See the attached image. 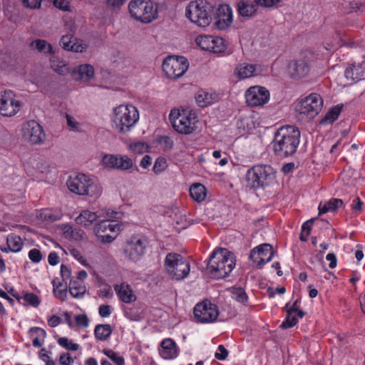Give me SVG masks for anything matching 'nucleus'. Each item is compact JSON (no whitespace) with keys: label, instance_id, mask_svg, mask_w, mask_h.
<instances>
[{"label":"nucleus","instance_id":"f257e3e1","mask_svg":"<svg viewBox=\"0 0 365 365\" xmlns=\"http://www.w3.org/2000/svg\"><path fill=\"white\" fill-rule=\"evenodd\" d=\"M300 132L292 125L282 126L275 132L272 148L279 157H287L294 154L299 144Z\"/></svg>","mask_w":365,"mask_h":365},{"label":"nucleus","instance_id":"f03ea898","mask_svg":"<svg viewBox=\"0 0 365 365\" xmlns=\"http://www.w3.org/2000/svg\"><path fill=\"white\" fill-rule=\"evenodd\" d=\"M168 118L173 129L180 134L190 135L197 128V113L188 106L173 108Z\"/></svg>","mask_w":365,"mask_h":365},{"label":"nucleus","instance_id":"7ed1b4c3","mask_svg":"<svg viewBox=\"0 0 365 365\" xmlns=\"http://www.w3.org/2000/svg\"><path fill=\"white\" fill-rule=\"evenodd\" d=\"M66 185L71 192L93 200L99 198L103 192V187L96 178L82 173L69 177Z\"/></svg>","mask_w":365,"mask_h":365},{"label":"nucleus","instance_id":"20e7f679","mask_svg":"<svg viewBox=\"0 0 365 365\" xmlns=\"http://www.w3.org/2000/svg\"><path fill=\"white\" fill-rule=\"evenodd\" d=\"M140 118L137 108L130 103L115 107L111 116L112 127L117 132L125 133L137 124Z\"/></svg>","mask_w":365,"mask_h":365},{"label":"nucleus","instance_id":"39448f33","mask_svg":"<svg viewBox=\"0 0 365 365\" xmlns=\"http://www.w3.org/2000/svg\"><path fill=\"white\" fill-rule=\"evenodd\" d=\"M235 265L234 254L225 248H219L210 255L207 267L215 277L222 279L230 275Z\"/></svg>","mask_w":365,"mask_h":365},{"label":"nucleus","instance_id":"423d86ee","mask_svg":"<svg viewBox=\"0 0 365 365\" xmlns=\"http://www.w3.org/2000/svg\"><path fill=\"white\" fill-rule=\"evenodd\" d=\"M118 212H107L106 219L95 225L93 232L97 240L102 243L113 242L122 230V225L117 220Z\"/></svg>","mask_w":365,"mask_h":365},{"label":"nucleus","instance_id":"0eeeda50","mask_svg":"<svg viewBox=\"0 0 365 365\" xmlns=\"http://www.w3.org/2000/svg\"><path fill=\"white\" fill-rule=\"evenodd\" d=\"M212 7L206 0L190 1L185 9L186 17L200 27H207L212 21Z\"/></svg>","mask_w":365,"mask_h":365},{"label":"nucleus","instance_id":"6e6552de","mask_svg":"<svg viewBox=\"0 0 365 365\" xmlns=\"http://www.w3.org/2000/svg\"><path fill=\"white\" fill-rule=\"evenodd\" d=\"M128 11L133 19L142 24H150L158 16V6L152 0H131Z\"/></svg>","mask_w":365,"mask_h":365},{"label":"nucleus","instance_id":"1a4fd4ad","mask_svg":"<svg viewBox=\"0 0 365 365\" xmlns=\"http://www.w3.org/2000/svg\"><path fill=\"white\" fill-rule=\"evenodd\" d=\"M276 173L268 165H257L249 169L245 175L247 186L258 188L269 185L275 179Z\"/></svg>","mask_w":365,"mask_h":365},{"label":"nucleus","instance_id":"9d476101","mask_svg":"<svg viewBox=\"0 0 365 365\" xmlns=\"http://www.w3.org/2000/svg\"><path fill=\"white\" fill-rule=\"evenodd\" d=\"M164 268L168 275L175 280L184 279L190 272L189 262L180 255L174 252L166 255Z\"/></svg>","mask_w":365,"mask_h":365},{"label":"nucleus","instance_id":"9b49d317","mask_svg":"<svg viewBox=\"0 0 365 365\" xmlns=\"http://www.w3.org/2000/svg\"><path fill=\"white\" fill-rule=\"evenodd\" d=\"M323 106L321 96L314 93L301 99L297 103L295 110L300 118L312 120L320 113Z\"/></svg>","mask_w":365,"mask_h":365},{"label":"nucleus","instance_id":"f8f14e48","mask_svg":"<svg viewBox=\"0 0 365 365\" xmlns=\"http://www.w3.org/2000/svg\"><path fill=\"white\" fill-rule=\"evenodd\" d=\"M189 68L187 58L179 56H168L163 62L162 68L168 78L176 79L182 77Z\"/></svg>","mask_w":365,"mask_h":365},{"label":"nucleus","instance_id":"ddd939ff","mask_svg":"<svg viewBox=\"0 0 365 365\" xmlns=\"http://www.w3.org/2000/svg\"><path fill=\"white\" fill-rule=\"evenodd\" d=\"M268 67L262 63L241 62L236 65L233 71V76L239 81L265 76Z\"/></svg>","mask_w":365,"mask_h":365},{"label":"nucleus","instance_id":"4468645a","mask_svg":"<svg viewBox=\"0 0 365 365\" xmlns=\"http://www.w3.org/2000/svg\"><path fill=\"white\" fill-rule=\"evenodd\" d=\"M22 107L21 101L11 90L0 92V115L4 117H14L19 113Z\"/></svg>","mask_w":365,"mask_h":365},{"label":"nucleus","instance_id":"2eb2a0df","mask_svg":"<svg viewBox=\"0 0 365 365\" xmlns=\"http://www.w3.org/2000/svg\"><path fill=\"white\" fill-rule=\"evenodd\" d=\"M195 320L202 324L212 323L219 316L217 307L208 300L197 303L193 310Z\"/></svg>","mask_w":365,"mask_h":365},{"label":"nucleus","instance_id":"dca6fc26","mask_svg":"<svg viewBox=\"0 0 365 365\" xmlns=\"http://www.w3.org/2000/svg\"><path fill=\"white\" fill-rule=\"evenodd\" d=\"M147 241L145 238L134 236L129 239L124 246L125 257L132 262H138L145 253Z\"/></svg>","mask_w":365,"mask_h":365},{"label":"nucleus","instance_id":"f3484780","mask_svg":"<svg viewBox=\"0 0 365 365\" xmlns=\"http://www.w3.org/2000/svg\"><path fill=\"white\" fill-rule=\"evenodd\" d=\"M245 97L249 106H262L269 101V91L265 87L253 86L246 90Z\"/></svg>","mask_w":365,"mask_h":365},{"label":"nucleus","instance_id":"a211bd4d","mask_svg":"<svg viewBox=\"0 0 365 365\" xmlns=\"http://www.w3.org/2000/svg\"><path fill=\"white\" fill-rule=\"evenodd\" d=\"M22 136L31 144L41 143L46 137L42 127L35 120H30L24 124Z\"/></svg>","mask_w":365,"mask_h":365},{"label":"nucleus","instance_id":"6ab92c4d","mask_svg":"<svg viewBox=\"0 0 365 365\" xmlns=\"http://www.w3.org/2000/svg\"><path fill=\"white\" fill-rule=\"evenodd\" d=\"M273 247L269 244H262L252 250L250 259L258 268L269 262L274 257Z\"/></svg>","mask_w":365,"mask_h":365},{"label":"nucleus","instance_id":"aec40b11","mask_svg":"<svg viewBox=\"0 0 365 365\" xmlns=\"http://www.w3.org/2000/svg\"><path fill=\"white\" fill-rule=\"evenodd\" d=\"M310 66L307 60L302 58L292 60L287 67L288 76L295 80H299L308 76Z\"/></svg>","mask_w":365,"mask_h":365},{"label":"nucleus","instance_id":"412c9836","mask_svg":"<svg viewBox=\"0 0 365 365\" xmlns=\"http://www.w3.org/2000/svg\"><path fill=\"white\" fill-rule=\"evenodd\" d=\"M233 21V14L231 7L227 4L220 5L217 12L216 27L220 30H225Z\"/></svg>","mask_w":365,"mask_h":365},{"label":"nucleus","instance_id":"4be33fe9","mask_svg":"<svg viewBox=\"0 0 365 365\" xmlns=\"http://www.w3.org/2000/svg\"><path fill=\"white\" fill-rule=\"evenodd\" d=\"M344 76L349 83H356L365 78V63H353L349 66Z\"/></svg>","mask_w":365,"mask_h":365},{"label":"nucleus","instance_id":"5701e85b","mask_svg":"<svg viewBox=\"0 0 365 365\" xmlns=\"http://www.w3.org/2000/svg\"><path fill=\"white\" fill-rule=\"evenodd\" d=\"M60 44L63 49L76 53L83 52L88 46L83 40L73 38L71 35L63 36Z\"/></svg>","mask_w":365,"mask_h":365},{"label":"nucleus","instance_id":"b1692460","mask_svg":"<svg viewBox=\"0 0 365 365\" xmlns=\"http://www.w3.org/2000/svg\"><path fill=\"white\" fill-rule=\"evenodd\" d=\"M114 290L120 301L130 304L136 301L137 297L131 286L127 282H120L114 286Z\"/></svg>","mask_w":365,"mask_h":365},{"label":"nucleus","instance_id":"393cba45","mask_svg":"<svg viewBox=\"0 0 365 365\" xmlns=\"http://www.w3.org/2000/svg\"><path fill=\"white\" fill-rule=\"evenodd\" d=\"M71 76L76 81L88 82L94 76V68L90 64H81L72 71Z\"/></svg>","mask_w":365,"mask_h":365},{"label":"nucleus","instance_id":"a878e982","mask_svg":"<svg viewBox=\"0 0 365 365\" xmlns=\"http://www.w3.org/2000/svg\"><path fill=\"white\" fill-rule=\"evenodd\" d=\"M179 350L176 343L168 338L162 341L160 354L165 359H173L178 356Z\"/></svg>","mask_w":365,"mask_h":365},{"label":"nucleus","instance_id":"bb28decb","mask_svg":"<svg viewBox=\"0 0 365 365\" xmlns=\"http://www.w3.org/2000/svg\"><path fill=\"white\" fill-rule=\"evenodd\" d=\"M127 150L133 155H142L150 150V145L145 141L130 140L125 143Z\"/></svg>","mask_w":365,"mask_h":365},{"label":"nucleus","instance_id":"cd10ccee","mask_svg":"<svg viewBox=\"0 0 365 365\" xmlns=\"http://www.w3.org/2000/svg\"><path fill=\"white\" fill-rule=\"evenodd\" d=\"M237 11L242 17L250 18L256 15L257 11V5L255 1L250 0H242L237 4Z\"/></svg>","mask_w":365,"mask_h":365},{"label":"nucleus","instance_id":"c85d7f7f","mask_svg":"<svg viewBox=\"0 0 365 365\" xmlns=\"http://www.w3.org/2000/svg\"><path fill=\"white\" fill-rule=\"evenodd\" d=\"M100 216L97 212L90 210H83L76 217V222L83 227H88L95 222Z\"/></svg>","mask_w":365,"mask_h":365},{"label":"nucleus","instance_id":"c756f323","mask_svg":"<svg viewBox=\"0 0 365 365\" xmlns=\"http://www.w3.org/2000/svg\"><path fill=\"white\" fill-rule=\"evenodd\" d=\"M195 100L199 107L205 108L217 101V96L205 90H200L196 93Z\"/></svg>","mask_w":365,"mask_h":365},{"label":"nucleus","instance_id":"7c9ffc66","mask_svg":"<svg viewBox=\"0 0 365 365\" xmlns=\"http://www.w3.org/2000/svg\"><path fill=\"white\" fill-rule=\"evenodd\" d=\"M190 195L197 202H202L207 196L205 187L200 183H194L190 187Z\"/></svg>","mask_w":365,"mask_h":365},{"label":"nucleus","instance_id":"2f4dec72","mask_svg":"<svg viewBox=\"0 0 365 365\" xmlns=\"http://www.w3.org/2000/svg\"><path fill=\"white\" fill-rule=\"evenodd\" d=\"M342 108V105H336L331 107L321 119L319 124L322 125L332 124L339 118Z\"/></svg>","mask_w":365,"mask_h":365},{"label":"nucleus","instance_id":"473e14b6","mask_svg":"<svg viewBox=\"0 0 365 365\" xmlns=\"http://www.w3.org/2000/svg\"><path fill=\"white\" fill-rule=\"evenodd\" d=\"M19 302L24 306L36 308L40 305L41 299L34 293L24 291L21 292V297L19 299Z\"/></svg>","mask_w":365,"mask_h":365},{"label":"nucleus","instance_id":"72a5a7b5","mask_svg":"<svg viewBox=\"0 0 365 365\" xmlns=\"http://www.w3.org/2000/svg\"><path fill=\"white\" fill-rule=\"evenodd\" d=\"M344 205V202L341 200L336 199V198H332L328 202H326L324 203H319L318 210L319 215L327 213L328 212H334L336 209L342 207Z\"/></svg>","mask_w":365,"mask_h":365},{"label":"nucleus","instance_id":"f704fd0d","mask_svg":"<svg viewBox=\"0 0 365 365\" xmlns=\"http://www.w3.org/2000/svg\"><path fill=\"white\" fill-rule=\"evenodd\" d=\"M29 334L32 339V344L35 347H40L44 342L46 333L40 327H32L29 329Z\"/></svg>","mask_w":365,"mask_h":365},{"label":"nucleus","instance_id":"c9c22d12","mask_svg":"<svg viewBox=\"0 0 365 365\" xmlns=\"http://www.w3.org/2000/svg\"><path fill=\"white\" fill-rule=\"evenodd\" d=\"M38 218L48 222L58 220L62 217V213L58 210L42 209L37 213Z\"/></svg>","mask_w":365,"mask_h":365},{"label":"nucleus","instance_id":"e433bc0d","mask_svg":"<svg viewBox=\"0 0 365 365\" xmlns=\"http://www.w3.org/2000/svg\"><path fill=\"white\" fill-rule=\"evenodd\" d=\"M116 165L115 170H129L134 167V162L131 158L127 155H117Z\"/></svg>","mask_w":365,"mask_h":365},{"label":"nucleus","instance_id":"4c0bfd02","mask_svg":"<svg viewBox=\"0 0 365 365\" xmlns=\"http://www.w3.org/2000/svg\"><path fill=\"white\" fill-rule=\"evenodd\" d=\"M112 332L110 324H98L94 329V335L99 341H106L110 336Z\"/></svg>","mask_w":365,"mask_h":365},{"label":"nucleus","instance_id":"58836bf2","mask_svg":"<svg viewBox=\"0 0 365 365\" xmlns=\"http://www.w3.org/2000/svg\"><path fill=\"white\" fill-rule=\"evenodd\" d=\"M51 67L56 73L61 75H66L70 72L68 64L64 61L56 57L51 60Z\"/></svg>","mask_w":365,"mask_h":365},{"label":"nucleus","instance_id":"ea45409f","mask_svg":"<svg viewBox=\"0 0 365 365\" xmlns=\"http://www.w3.org/2000/svg\"><path fill=\"white\" fill-rule=\"evenodd\" d=\"M31 46L43 53H52L53 52L52 46L43 39H36L31 43Z\"/></svg>","mask_w":365,"mask_h":365},{"label":"nucleus","instance_id":"a19ab883","mask_svg":"<svg viewBox=\"0 0 365 365\" xmlns=\"http://www.w3.org/2000/svg\"><path fill=\"white\" fill-rule=\"evenodd\" d=\"M7 245L11 252H18L21 251L23 242L20 237L14 235H10L7 237Z\"/></svg>","mask_w":365,"mask_h":365},{"label":"nucleus","instance_id":"79ce46f5","mask_svg":"<svg viewBox=\"0 0 365 365\" xmlns=\"http://www.w3.org/2000/svg\"><path fill=\"white\" fill-rule=\"evenodd\" d=\"M52 284L55 297L61 301H65L67 297V290L65 287L57 279L52 281Z\"/></svg>","mask_w":365,"mask_h":365},{"label":"nucleus","instance_id":"37998d69","mask_svg":"<svg viewBox=\"0 0 365 365\" xmlns=\"http://www.w3.org/2000/svg\"><path fill=\"white\" fill-rule=\"evenodd\" d=\"M115 365H125V359L118 352L110 349H104L102 351Z\"/></svg>","mask_w":365,"mask_h":365},{"label":"nucleus","instance_id":"c03bdc74","mask_svg":"<svg viewBox=\"0 0 365 365\" xmlns=\"http://www.w3.org/2000/svg\"><path fill=\"white\" fill-rule=\"evenodd\" d=\"M125 317L130 321L140 322L144 318L143 311L138 307H133L125 310Z\"/></svg>","mask_w":365,"mask_h":365},{"label":"nucleus","instance_id":"a18cd8bd","mask_svg":"<svg viewBox=\"0 0 365 365\" xmlns=\"http://www.w3.org/2000/svg\"><path fill=\"white\" fill-rule=\"evenodd\" d=\"M211 41L212 42L210 46V49H209V51L215 53H220L225 51L226 44L222 38L213 36V41Z\"/></svg>","mask_w":365,"mask_h":365},{"label":"nucleus","instance_id":"49530a36","mask_svg":"<svg viewBox=\"0 0 365 365\" xmlns=\"http://www.w3.org/2000/svg\"><path fill=\"white\" fill-rule=\"evenodd\" d=\"M213 41V36L212 35H199L195 39V42L202 50L209 51L210 49V43Z\"/></svg>","mask_w":365,"mask_h":365},{"label":"nucleus","instance_id":"de8ad7c7","mask_svg":"<svg viewBox=\"0 0 365 365\" xmlns=\"http://www.w3.org/2000/svg\"><path fill=\"white\" fill-rule=\"evenodd\" d=\"M86 288L84 285H77V282L76 281H70L69 292L73 297H81L86 293Z\"/></svg>","mask_w":365,"mask_h":365},{"label":"nucleus","instance_id":"09e8293b","mask_svg":"<svg viewBox=\"0 0 365 365\" xmlns=\"http://www.w3.org/2000/svg\"><path fill=\"white\" fill-rule=\"evenodd\" d=\"M299 318L297 317V313L287 311L286 319L282 323L281 327L284 329L291 328L297 324Z\"/></svg>","mask_w":365,"mask_h":365},{"label":"nucleus","instance_id":"8fccbe9b","mask_svg":"<svg viewBox=\"0 0 365 365\" xmlns=\"http://www.w3.org/2000/svg\"><path fill=\"white\" fill-rule=\"evenodd\" d=\"M58 344L68 351H77L80 348L79 344L73 342L72 340L68 339L67 337H60L58 339Z\"/></svg>","mask_w":365,"mask_h":365},{"label":"nucleus","instance_id":"3c124183","mask_svg":"<svg viewBox=\"0 0 365 365\" xmlns=\"http://www.w3.org/2000/svg\"><path fill=\"white\" fill-rule=\"evenodd\" d=\"M168 167L167 160L163 157H158L155 160L154 165L153 166V172L155 175H159L164 172Z\"/></svg>","mask_w":365,"mask_h":365},{"label":"nucleus","instance_id":"603ef678","mask_svg":"<svg viewBox=\"0 0 365 365\" xmlns=\"http://www.w3.org/2000/svg\"><path fill=\"white\" fill-rule=\"evenodd\" d=\"M66 123L68 126L69 129L72 131H81V123L80 121L77 119L76 117L66 113Z\"/></svg>","mask_w":365,"mask_h":365},{"label":"nucleus","instance_id":"864d4df0","mask_svg":"<svg viewBox=\"0 0 365 365\" xmlns=\"http://www.w3.org/2000/svg\"><path fill=\"white\" fill-rule=\"evenodd\" d=\"M117 155L115 154H106L102 157V165L109 169H114L116 164Z\"/></svg>","mask_w":365,"mask_h":365},{"label":"nucleus","instance_id":"5fc2aeb1","mask_svg":"<svg viewBox=\"0 0 365 365\" xmlns=\"http://www.w3.org/2000/svg\"><path fill=\"white\" fill-rule=\"evenodd\" d=\"M127 0H106L105 5L108 10L118 12L124 6Z\"/></svg>","mask_w":365,"mask_h":365},{"label":"nucleus","instance_id":"6e6d98bb","mask_svg":"<svg viewBox=\"0 0 365 365\" xmlns=\"http://www.w3.org/2000/svg\"><path fill=\"white\" fill-rule=\"evenodd\" d=\"M54 168L51 163L46 160H41L38 162L36 165L37 170L45 175L50 173Z\"/></svg>","mask_w":365,"mask_h":365},{"label":"nucleus","instance_id":"4d7b16f0","mask_svg":"<svg viewBox=\"0 0 365 365\" xmlns=\"http://www.w3.org/2000/svg\"><path fill=\"white\" fill-rule=\"evenodd\" d=\"M69 252H70V255L73 258H75L78 262H79L83 266H84L86 267H90V264L88 263L87 260L83 256V255L81 254L80 250L75 249V248H72V249L69 250Z\"/></svg>","mask_w":365,"mask_h":365},{"label":"nucleus","instance_id":"13d9d810","mask_svg":"<svg viewBox=\"0 0 365 365\" xmlns=\"http://www.w3.org/2000/svg\"><path fill=\"white\" fill-rule=\"evenodd\" d=\"M28 257L32 262L36 264L39 263L43 258L41 251L36 248H33L29 250Z\"/></svg>","mask_w":365,"mask_h":365},{"label":"nucleus","instance_id":"bf43d9fd","mask_svg":"<svg viewBox=\"0 0 365 365\" xmlns=\"http://www.w3.org/2000/svg\"><path fill=\"white\" fill-rule=\"evenodd\" d=\"M232 297L238 302L244 303L247 301V297L242 288H235L232 291Z\"/></svg>","mask_w":365,"mask_h":365},{"label":"nucleus","instance_id":"052dcab7","mask_svg":"<svg viewBox=\"0 0 365 365\" xmlns=\"http://www.w3.org/2000/svg\"><path fill=\"white\" fill-rule=\"evenodd\" d=\"M53 5L63 11H70L71 10L70 0H53Z\"/></svg>","mask_w":365,"mask_h":365},{"label":"nucleus","instance_id":"680f3d73","mask_svg":"<svg viewBox=\"0 0 365 365\" xmlns=\"http://www.w3.org/2000/svg\"><path fill=\"white\" fill-rule=\"evenodd\" d=\"M286 309L287 311H292L293 312L297 313V317L302 318L304 316V312L299 309V301L296 300L293 304H287Z\"/></svg>","mask_w":365,"mask_h":365},{"label":"nucleus","instance_id":"e2e57ef3","mask_svg":"<svg viewBox=\"0 0 365 365\" xmlns=\"http://www.w3.org/2000/svg\"><path fill=\"white\" fill-rule=\"evenodd\" d=\"M76 325L82 329L87 328L89 320L86 314H78L75 317Z\"/></svg>","mask_w":365,"mask_h":365},{"label":"nucleus","instance_id":"0e129e2a","mask_svg":"<svg viewBox=\"0 0 365 365\" xmlns=\"http://www.w3.org/2000/svg\"><path fill=\"white\" fill-rule=\"evenodd\" d=\"M85 232L83 230L76 227L73 229L72 232L68 239L74 241H80L85 237Z\"/></svg>","mask_w":365,"mask_h":365},{"label":"nucleus","instance_id":"69168bd1","mask_svg":"<svg viewBox=\"0 0 365 365\" xmlns=\"http://www.w3.org/2000/svg\"><path fill=\"white\" fill-rule=\"evenodd\" d=\"M24 6L31 9H39L41 6L42 0H21Z\"/></svg>","mask_w":365,"mask_h":365},{"label":"nucleus","instance_id":"338daca9","mask_svg":"<svg viewBox=\"0 0 365 365\" xmlns=\"http://www.w3.org/2000/svg\"><path fill=\"white\" fill-rule=\"evenodd\" d=\"M74 359L72 358L70 354L63 353L60 355L59 364L60 365H73Z\"/></svg>","mask_w":365,"mask_h":365},{"label":"nucleus","instance_id":"774afa93","mask_svg":"<svg viewBox=\"0 0 365 365\" xmlns=\"http://www.w3.org/2000/svg\"><path fill=\"white\" fill-rule=\"evenodd\" d=\"M228 352L222 345H220L215 352V356L218 360H224L227 356Z\"/></svg>","mask_w":365,"mask_h":365}]
</instances>
